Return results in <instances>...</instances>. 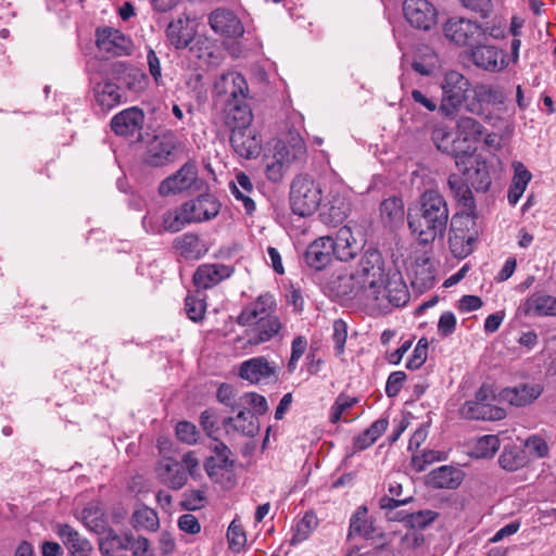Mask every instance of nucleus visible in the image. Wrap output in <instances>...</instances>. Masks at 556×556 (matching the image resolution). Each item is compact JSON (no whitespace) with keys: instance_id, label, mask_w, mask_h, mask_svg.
<instances>
[{"instance_id":"f257e3e1","label":"nucleus","mask_w":556,"mask_h":556,"mask_svg":"<svg viewBox=\"0 0 556 556\" xmlns=\"http://www.w3.org/2000/svg\"><path fill=\"white\" fill-rule=\"evenodd\" d=\"M329 197V208L325 218L327 223L334 227L341 226V228L337 239L330 236L320 237L307 247L304 260L315 270H321L327 265H331L334 268L348 260V239L340 236V233L348 229V226L344 224L348 218L345 198L334 190L330 191Z\"/></svg>"},{"instance_id":"f03ea898","label":"nucleus","mask_w":556,"mask_h":556,"mask_svg":"<svg viewBox=\"0 0 556 556\" xmlns=\"http://www.w3.org/2000/svg\"><path fill=\"white\" fill-rule=\"evenodd\" d=\"M277 311V301L269 292L260 294L242 308L237 323L248 327L244 349H252L283 336L286 327Z\"/></svg>"},{"instance_id":"7ed1b4c3","label":"nucleus","mask_w":556,"mask_h":556,"mask_svg":"<svg viewBox=\"0 0 556 556\" xmlns=\"http://www.w3.org/2000/svg\"><path fill=\"white\" fill-rule=\"evenodd\" d=\"M350 301L359 307L377 305L384 283V261L379 251L367 250L350 274Z\"/></svg>"},{"instance_id":"20e7f679","label":"nucleus","mask_w":556,"mask_h":556,"mask_svg":"<svg viewBox=\"0 0 556 556\" xmlns=\"http://www.w3.org/2000/svg\"><path fill=\"white\" fill-rule=\"evenodd\" d=\"M448 216L444 197L435 190H427L421 194L419 213L408 212L407 222L417 240L421 244H429L444 236Z\"/></svg>"},{"instance_id":"39448f33","label":"nucleus","mask_w":556,"mask_h":556,"mask_svg":"<svg viewBox=\"0 0 556 556\" xmlns=\"http://www.w3.org/2000/svg\"><path fill=\"white\" fill-rule=\"evenodd\" d=\"M306 144L299 134H290L287 141H278L273 155L264 156V172L268 180L279 182L288 169L306 159Z\"/></svg>"},{"instance_id":"423d86ee","label":"nucleus","mask_w":556,"mask_h":556,"mask_svg":"<svg viewBox=\"0 0 556 556\" xmlns=\"http://www.w3.org/2000/svg\"><path fill=\"white\" fill-rule=\"evenodd\" d=\"M470 80L457 71H448L444 74L440 87L442 89V98L439 105L441 115L447 118H454L465 109L470 101L471 94Z\"/></svg>"},{"instance_id":"0eeeda50","label":"nucleus","mask_w":556,"mask_h":556,"mask_svg":"<svg viewBox=\"0 0 556 556\" xmlns=\"http://www.w3.org/2000/svg\"><path fill=\"white\" fill-rule=\"evenodd\" d=\"M323 199L320 184L308 174L296 175L290 186V205L299 216H309L319 207Z\"/></svg>"},{"instance_id":"6e6552de","label":"nucleus","mask_w":556,"mask_h":556,"mask_svg":"<svg viewBox=\"0 0 556 556\" xmlns=\"http://www.w3.org/2000/svg\"><path fill=\"white\" fill-rule=\"evenodd\" d=\"M476 214L460 213L453 217L448 232V247L454 257L463 260L473 251L478 238Z\"/></svg>"},{"instance_id":"1a4fd4ad","label":"nucleus","mask_w":556,"mask_h":556,"mask_svg":"<svg viewBox=\"0 0 556 556\" xmlns=\"http://www.w3.org/2000/svg\"><path fill=\"white\" fill-rule=\"evenodd\" d=\"M495 400L496 395L493 387L483 383L476 392L475 399L463 404L459 414L463 418L469 420H502L506 417V412L493 404Z\"/></svg>"},{"instance_id":"9d476101","label":"nucleus","mask_w":556,"mask_h":556,"mask_svg":"<svg viewBox=\"0 0 556 556\" xmlns=\"http://www.w3.org/2000/svg\"><path fill=\"white\" fill-rule=\"evenodd\" d=\"M445 37L458 46H475L484 36V31L477 23L463 18L452 17L444 24Z\"/></svg>"},{"instance_id":"9b49d317","label":"nucleus","mask_w":556,"mask_h":556,"mask_svg":"<svg viewBox=\"0 0 556 556\" xmlns=\"http://www.w3.org/2000/svg\"><path fill=\"white\" fill-rule=\"evenodd\" d=\"M403 12L406 21L415 28L431 29L438 21V12L428 0H405Z\"/></svg>"},{"instance_id":"f8f14e48","label":"nucleus","mask_w":556,"mask_h":556,"mask_svg":"<svg viewBox=\"0 0 556 556\" xmlns=\"http://www.w3.org/2000/svg\"><path fill=\"white\" fill-rule=\"evenodd\" d=\"M197 180V164L188 161L175 174L168 176L160 184L159 193L164 197L181 193L190 189Z\"/></svg>"},{"instance_id":"ddd939ff","label":"nucleus","mask_w":556,"mask_h":556,"mask_svg":"<svg viewBox=\"0 0 556 556\" xmlns=\"http://www.w3.org/2000/svg\"><path fill=\"white\" fill-rule=\"evenodd\" d=\"M230 146L236 154L245 160L256 159L262 151V138L253 127L233 129Z\"/></svg>"},{"instance_id":"4468645a","label":"nucleus","mask_w":556,"mask_h":556,"mask_svg":"<svg viewBox=\"0 0 556 556\" xmlns=\"http://www.w3.org/2000/svg\"><path fill=\"white\" fill-rule=\"evenodd\" d=\"M505 96L498 86L480 83L476 86H471L467 112L475 115H482L484 113V105L503 104Z\"/></svg>"},{"instance_id":"2eb2a0df","label":"nucleus","mask_w":556,"mask_h":556,"mask_svg":"<svg viewBox=\"0 0 556 556\" xmlns=\"http://www.w3.org/2000/svg\"><path fill=\"white\" fill-rule=\"evenodd\" d=\"M176 141L173 135L155 136L148 144L144 153V163L160 167L174 161Z\"/></svg>"},{"instance_id":"dca6fc26","label":"nucleus","mask_w":556,"mask_h":556,"mask_svg":"<svg viewBox=\"0 0 556 556\" xmlns=\"http://www.w3.org/2000/svg\"><path fill=\"white\" fill-rule=\"evenodd\" d=\"M239 376L251 383L268 382L277 379V367L266 357L256 356L241 363Z\"/></svg>"},{"instance_id":"f3484780","label":"nucleus","mask_w":556,"mask_h":556,"mask_svg":"<svg viewBox=\"0 0 556 556\" xmlns=\"http://www.w3.org/2000/svg\"><path fill=\"white\" fill-rule=\"evenodd\" d=\"M53 531L71 555L90 556L93 547L91 542L68 523H55Z\"/></svg>"},{"instance_id":"a211bd4d","label":"nucleus","mask_w":556,"mask_h":556,"mask_svg":"<svg viewBox=\"0 0 556 556\" xmlns=\"http://www.w3.org/2000/svg\"><path fill=\"white\" fill-rule=\"evenodd\" d=\"M220 210V203L211 193L200 194L198 198L184 203V211L188 212L192 223H202L215 218Z\"/></svg>"},{"instance_id":"6ab92c4d","label":"nucleus","mask_w":556,"mask_h":556,"mask_svg":"<svg viewBox=\"0 0 556 556\" xmlns=\"http://www.w3.org/2000/svg\"><path fill=\"white\" fill-rule=\"evenodd\" d=\"M208 24L216 34L228 38H237L244 33L241 21L227 9L214 10L208 16Z\"/></svg>"},{"instance_id":"aec40b11","label":"nucleus","mask_w":556,"mask_h":556,"mask_svg":"<svg viewBox=\"0 0 556 556\" xmlns=\"http://www.w3.org/2000/svg\"><path fill=\"white\" fill-rule=\"evenodd\" d=\"M471 62L479 68L497 73L505 67V60L502 51L495 46L476 43L470 51Z\"/></svg>"},{"instance_id":"412c9836","label":"nucleus","mask_w":556,"mask_h":556,"mask_svg":"<svg viewBox=\"0 0 556 556\" xmlns=\"http://www.w3.org/2000/svg\"><path fill=\"white\" fill-rule=\"evenodd\" d=\"M98 48L111 55L129 54L131 50V40L119 30L105 27L97 30Z\"/></svg>"},{"instance_id":"4be33fe9","label":"nucleus","mask_w":556,"mask_h":556,"mask_svg":"<svg viewBox=\"0 0 556 556\" xmlns=\"http://www.w3.org/2000/svg\"><path fill=\"white\" fill-rule=\"evenodd\" d=\"M143 122V112L138 108H129L112 118L111 128L117 136L134 137L140 134Z\"/></svg>"},{"instance_id":"5701e85b","label":"nucleus","mask_w":556,"mask_h":556,"mask_svg":"<svg viewBox=\"0 0 556 556\" xmlns=\"http://www.w3.org/2000/svg\"><path fill=\"white\" fill-rule=\"evenodd\" d=\"M217 94L228 97V101L247 100L249 91L245 78L236 72L223 74L214 85Z\"/></svg>"},{"instance_id":"b1692460","label":"nucleus","mask_w":556,"mask_h":556,"mask_svg":"<svg viewBox=\"0 0 556 556\" xmlns=\"http://www.w3.org/2000/svg\"><path fill=\"white\" fill-rule=\"evenodd\" d=\"M233 271V267L220 263L203 264L195 270L193 282L198 288L210 289L229 278Z\"/></svg>"},{"instance_id":"393cba45","label":"nucleus","mask_w":556,"mask_h":556,"mask_svg":"<svg viewBox=\"0 0 556 556\" xmlns=\"http://www.w3.org/2000/svg\"><path fill=\"white\" fill-rule=\"evenodd\" d=\"M463 176L470 182L471 187L477 192H486L491 186L492 178L489 170V165L481 156L469 160V163L463 165Z\"/></svg>"},{"instance_id":"a878e982","label":"nucleus","mask_w":556,"mask_h":556,"mask_svg":"<svg viewBox=\"0 0 556 556\" xmlns=\"http://www.w3.org/2000/svg\"><path fill=\"white\" fill-rule=\"evenodd\" d=\"M156 476L163 484L172 490H180L188 481V475L182 464L173 458H166L159 463Z\"/></svg>"},{"instance_id":"bb28decb","label":"nucleus","mask_w":556,"mask_h":556,"mask_svg":"<svg viewBox=\"0 0 556 556\" xmlns=\"http://www.w3.org/2000/svg\"><path fill=\"white\" fill-rule=\"evenodd\" d=\"M227 432L235 431L245 437H255L260 431V424L254 414L247 407L238 410L235 417H227L223 421Z\"/></svg>"},{"instance_id":"cd10ccee","label":"nucleus","mask_w":556,"mask_h":556,"mask_svg":"<svg viewBox=\"0 0 556 556\" xmlns=\"http://www.w3.org/2000/svg\"><path fill=\"white\" fill-rule=\"evenodd\" d=\"M225 111L226 124L231 131L252 127L253 114L245 100L228 101Z\"/></svg>"},{"instance_id":"c85d7f7f","label":"nucleus","mask_w":556,"mask_h":556,"mask_svg":"<svg viewBox=\"0 0 556 556\" xmlns=\"http://www.w3.org/2000/svg\"><path fill=\"white\" fill-rule=\"evenodd\" d=\"M166 36L172 46L176 49L188 47L194 37V30L190 26L187 16H179L172 21L166 28Z\"/></svg>"},{"instance_id":"c756f323","label":"nucleus","mask_w":556,"mask_h":556,"mask_svg":"<svg viewBox=\"0 0 556 556\" xmlns=\"http://www.w3.org/2000/svg\"><path fill=\"white\" fill-rule=\"evenodd\" d=\"M99 538V549L102 556H116L119 551L129 549L132 534L118 535L112 528L103 530Z\"/></svg>"},{"instance_id":"7c9ffc66","label":"nucleus","mask_w":556,"mask_h":556,"mask_svg":"<svg viewBox=\"0 0 556 556\" xmlns=\"http://www.w3.org/2000/svg\"><path fill=\"white\" fill-rule=\"evenodd\" d=\"M463 480L459 469L452 466H441L427 476V484L434 489H455Z\"/></svg>"},{"instance_id":"2f4dec72","label":"nucleus","mask_w":556,"mask_h":556,"mask_svg":"<svg viewBox=\"0 0 556 556\" xmlns=\"http://www.w3.org/2000/svg\"><path fill=\"white\" fill-rule=\"evenodd\" d=\"M329 296L345 305L348 301V265L346 262L340 263L333 268L329 280L326 285Z\"/></svg>"},{"instance_id":"473e14b6","label":"nucleus","mask_w":556,"mask_h":556,"mask_svg":"<svg viewBox=\"0 0 556 556\" xmlns=\"http://www.w3.org/2000/svg\"><path fill=\"white\" fill-rule=\"evenodd\" d=\"M447 186L458 203L466 210L464 213L476 214V203L467 179L457 174H451L447 178Z\"/></svg>"},{"instance_id":"72a5a7b5","label":"nucleus","mask_w":556,"mask_h":556,"mask_svg":"<svg viewBox=\"0 0 556 556\" xmlns=\"http://www.w3.org/2000/svg\"><path fill=\"white\" fill-rule=\"evenodd\" d=\"M542 393L539 384H522L515 388H506L502 391L501 396L504 401L514 406H526L535 401Z\"/></svg>"},{"instance_id":"f704fd0d","label":"nucleus","mask_w":556,"mask_h":556,"mask_svg":"<svg viewBox=\"0 0 556 556\" xmlns=\"http://www.w3.org/2000/svg\"><path fill=\"white\" fill-rule=\"evenodd\" d=\"M173 247L180 256L187 260H199L206 252L199 236L192 232H187L175 238Z\"/></svg>"},{"instance_id":"c9c22d12","label":"nucleus","mask_w":556,"mask_h":556,"mask_svg":"<svg viewBox=\"0 0 556 556\" xmlns=\"http://www.w3.org/2000/svg\"><path fill=\"white\" fill-rule=\"evenodd\" d=\"M388 301L396 307L405 305L409 301V291L400 271L390 275L384 285Z\"/></svg>"},{"instance_id":"e433bc0d","label":"nucleus","mask_w":556,"mask_h":556,"mask_svg":"<svg viewBox=\"0 0 556 556\" xmlns=\"http://www.w3.org/2000/svg\"><path fill=\"white\" fill-rule=\"evenodd\" d=\"M413 273L414 277L412 279V286L415 289L424 291L433 287L435 275L432 263L429 258H417L413 264Z\"/></svg>"},{"instance_id":"4c0bfd02","label":"nucleus","mask_w":556,"mask_h":556,"mask_svg":"<svg viewBox=\"0 0 556 556\" xmlns=\"http://www.w3.org/2000/svg\"><path fill=\"white\" fill-rule=\"evenodd\" d=\"M79 519L92 532L101 533L106 529L104 509L100 502L88 503L81 510Z\"/></svg>"},{"instance_id":"58836bf2","label":"nucleus","mask_w":556,"mask_h":556,"mask_svg":"<svg viewBox=\"0 0 556 556\" xmlns=\"http://www.w3.org/2000/svg\"><path fill=\"white\" fill-rule=\"evenodd\" d=\"M215 453V457H210L205 464V470L210 477L215 473V468L219 469H229L233 466V459H231V451L230 448L222 441H214V445L212 447Z\"/></svg>"},{"instance_id":"ea45409f","label":"nucleus","mask_w":556,"mask_h":556,"mask_svg":"<svg viewBox=\"0 0 556 556\" xmlns=\"http://www.w3.org/2000/svg\"><path fill=\"white\" fill-rule=\"evenodd\" d=\"M190 45L189 52L192 58L198 59L204 65L217 63L216 47L211 39L204 36L193 37Z\"/></svg>"},{"instance_id":"a19ab883","label":"nucleus","mask_w":556,"mask_h":556,"mask_svg":"<svg viewBox=\"0 0 556 556\" xmlns=\"http://www.w3.org/2000/svg\"><path fill=\"white\" fill-rule=\"evenodd\" d=\"M404 204L397 197L386 199L380 205V215L382 222L390 226L395 227L404 222Z\"/></svg>"},{"instance_id":"79ce46f5","label":"nucleus","mask_w":556,"mask_h":556,"mask_svg":"<svg viewBox=\"0 0 556 556\" xmlns=\"http://www.w3.org/2000/svg\"><path fill=\"white\" fill-rule=\"evenodd\" d=\"M484 132V127L470 116H460L456 123L455 135L463 141L471 142L477 146Z\"/></svg>"},{"instance_id":"37998d69","label":"nucleus","mask_w":556,"mask_h":556,"mask_svg":"<svg viewBox=\"0 0 556 556\" xmlns=\"http://www.w3.org/2000/svg\"><path fill=\"white\" fill-rule=\"evenodd\" d=\"M438 517V513L433 510H419L417 513L402 515V513H397L394 516H389L390 520H397L404 522V525L409 529H418L424 530L431 522H433Z\"/></svg>"},{"instance_id":"c03bdc74","label":"nucleus","mask_w":556,"mask_h":556,"mask_svg":"<svg viewBox=\"0 0 556 556\" xmlns=\"http://www.w3.org/2000/svg\"><path fill=\"white\" fill-rule=\"evenodd\" d=\"M375 532L371 519L368 517L366 506H359L350 519V536L355 533L364 539H369Z\"/></svg>"},{"instance_id":"a18cd8bd","label":"nucleus","mask_w":556,"mask_h":556,"mask_svg":"<svg viewBox=\"0 0 556 556\" xmlns=\"http://www.w3.org/2000/svg\"><path fill=\"white\" fill-rule=\"evenodd\" d=\"M388 419L380 418L371 424L362 434L354 439V451H363L372 445L376 440L387 430Z\"/></svg>"},{"instance_id":"49530a36","label":"nucleus","mask_w":556,"mask_h":556,"mask_svg":"<svg viewBox=\"0 0 556 556\" xmlns=\"http://www.w3.org/2000/svg\"><path fill=\"white\" fill-rule=\"evenodd\" d=\"M530 179L531 173L523 166V164L518 163V165L515 166V175L507 194L509 204H517Z\"/></svg>"},{"instance_id":"de8ad7c7","label":"nucleus","mask_w":556,"mask_h":556,"mask_svg":"<svg viewBox=\"0 0 556 556\" xmlns=\"http://www.w3.org/2000/svg\"><path fill=\"white\" fill-rule=\"evenodd\" d=\"M131 526L136 530L155 532L160 527L157 514L148 506L138 507L131 516Z\"/></svg>"},{"instance_id":"09e8293b","label":"nucleus","mask_w":556,"mask_h":556,"mask_svg":"<svg viewBox=\"0 0 556 556\" xmlns=\"http://www.w3.org/2000/svg\"><path fill=\"white\" fill-rule=\"evenodd\" d=\"M525 313L556 316V298L551 295L531 296L525 304Z\"/></svg>"},{"instance_id":"8fccbe9b","label":"nucleus","mask_w":556,"mask_h":556,"mask_svg":"<svg viewBox=\"0 0 556 556\" xmlns=\"http://www.w3.org/2000/svg\"><path fill=\"white\" fill-rule=\"evenodd\" d=\"M94 92L98 104L105 111L113 109L121 102L119 88L115 84H98Z\"/></svg>"},{"instance_id":"3c124183","label":"nucleus","mask_w":556,"mask_h":556,"mask_svg":"<svg viewBox=\"0 0 556 556\" xmlns=\"http://www.w3.org/2000/svg\"><path fill=\"white\" fill-rule=\"evenodd\" d=\"M450 149L447 154L454 156L456 167L462 169L463 165L469 163V160H473L472 156L477 147L471 142L463 141L460 137L455 135Z\"/></svg>"},{"instance_id":"603ef678","label":"nucleus","mask_w":556,"mask_h":556,"mask_svg":"<svg viewBox=\"0 0 556 556\" xmlns=\"http://www.w3.org/2000/svg\"><path fill=\"white\" fill-rule=\"evenodd\" d=\"M318 519L316 515L312 511L305 513L301 520L298 521L294 528V533L290 541L291 545H296L312 534V532L317 528Z\"/></svg>"},{"instance_id":"864d4df0","label":"nucleus","mask_w":556,"mask_h":556,"mask_svg":"<svg viewBox=\"0 0 556 556\" xmlns=\"http://www.w3.org/2000/svg\"><path fill=\"white\" fill-rule=\"evenodd\" d=\"M388 491L391 496L383 495L379 500V506H380V508L388 510V513H387L388 517L391 516V513L395 508H397L401 505H405L413 500L412 496L405 497V498H400V496L402 494V484L401 483H390Z\"/></svg>"},{"instance_id":"5fc2aeb1","label":"nucleus","mask_w":556,"mask_h":556,"mask_svg":"<svg viewBox=\"0 0 556 556\" xmlns=\"http://www.w3.org/2000/svg\"><path fill=\"white\" fill-rule=\"evenodd\" d=\"M500 448V439L497 435L488 434L479 438L471 451V455L477 458H491Z\"/></svg>"},{"instance_id":"6e6d98bb","label":"nucleus","mask_w":556,"mask_h":556,"mask_svg":"<svg viewBox=\"0 0 556 556\" xmlns=\"http://www.w3.org/2000/svg\"><path fill=\"white\" fill-rule=\"evenodd\" d=\"M190 223L192 222L188 212L184 211V204L179 208L168 211L163 215L164 229L169 232H177Z\"/></svg>"},{"instance_id":"4d7b16f0","label":"nucleus","mask_w":556,"mask_h":556,"mask_svg":"<svg viewBox=\"0 0 556 556\" xmlns=\"http://www.w3.org/2000/svg\"><path fill=\"white\" fill-rule=\"evenodd\" d=\"M216 397L219 403L230 408L231 412L239 410L243 407L241 396H238L237 390L228 383H222L219 386Z\"/></svg>"},{"instance_id":"13d9d810","label":"nucleus","mask_w":556,"mask_h":556,"mask_svg":"<svg viewBox=\"0 0 556 556\" xmlns=\"http://www.w3.org/2000/svg\"><path fill=\"white\" fill-rule=\"evenodd\" d=\"M206 504V491L205 489L199 490H187L182 494L180 505L186 510H198Z\"/></svg>"},{"instance_id":"bf43d9fd","label":"nucleus","mask_w":556,"mask_h":556,"mask_svg":"<svg viewBox=\"0 0 556 556\" xmlns=\"http://www.w3.org/2000/svg\"><path fill=\"white\" fill-rule=\"evenodd\" d=\"M431 140L433 141L437 149L440 150L441 152L447 154L448 150H451L450 147L451 142L453 141V138L447 126H434L431 131Z\"/></svg>"},{"instance_id":"052dcab7","label":"nucleus","mask_w":556,"mask_h":556,"mask_svg":"<svg viewBox=\"0 0 556 556\" xmlns=\"http://www.w3.org/2000/svg\"><path fill=\"white\" fill-rule=\"evenodd\" d=\"M205 302L195 295H188L185 300V309L187 316L193 321H200L205 314Z\"/></svg>"},{"instance_id":"680f3d73","label":"nucleus","mask_w":556,"mask_h":556,"mask_svg":"<svg viewBox=\"0 0 556 556\" xmlns=\"http://www.w3.org/2000/svg\"><path fill=\"white\" fill-rule=\"evenodd\" d=\"M346 338H348L346 323L342 318L334 320L332 340L334 343V351L338 356L344 355Z\"/></svg>"},{"instance_id":"e2e57ef3","label":"nucleus","mask_w":556,"mask_h":556,"mask_svg":"<svg viewBox=\"0 0 556 556\" xmlns=\"http://www.w3.org/2000/svg\"><path fill=\"white\" fill-rule=\"evenodd\" d=\"M427 356H428V340L426 338H421L417 342V345L415 346V349L413 351V355L407 361L406 367L408 369L420 368L427 361Z\"/></svg>"},{"instance_id":"0e129e2a","label":"nucleus","mask_w":556,"mask_h":556,"mask_svg":"<svg viewBox=\"0 0 556 556\" xmlns=\"http://www.w3.org/2000/svg\"><path fill=\"white\" fill-rule=\"evenodd\" d=\"M227 539L230 548L240 552L247 543V536L243 528L233 520L227 530Z\"/></svg>"},{"instance_id":"69168bd1","label":"nucleus","mask_w":556,"mask_h":556,"mask_svg":"<svg viewBox=\"0 0 556 556\" xmlns=\"http://www.w3.org/2000/svg\"><path fill=\"white\" fill-rule=\"evenodd\" d=\"M127 88L134 92H141L148 86V77L139 70L129 72L125 77Z\"/></svg>"},{"instance_id":"338daca9","label":"nucleus","mask_w":556,"mask_h":556,"mask_svg":"<svg viewBox=\"0 0 556 556\" xmlns=\"http://www.w3.org/2000/svg\"><path fill=\"white\" fill-rule=\"evenodd\" d=\"M177 438L187 444H193L198 440L197 427L188 421H180L176 426Z\"/></svg>"},{"instance_id":"774afa93","label":"nucleus","mask_w":556,"mask_h":556,"mask_svg":"<svg viewBox=\"0 0 556 556\" xmlns=\"http://www.w3.org/2000/svg\"><path fill=\"white\" fill-rule=\"evenodd\" d=\"M462 4L472 12L479 14L481 17H488L492 10V0H460Z\"/></svg>"}]
</instances>
